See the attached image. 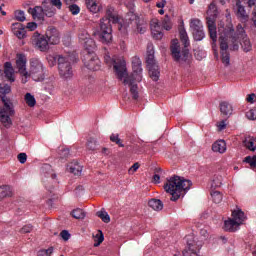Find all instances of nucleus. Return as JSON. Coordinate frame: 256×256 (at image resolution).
Here are the masks:
<instances>
[{
    "label": "nucleus",
    "instance_id": "1",
    "mask_svg": "<svg viewBox=\"0 0 256 256\" xmlns=\"http://www.w3.org/2000/svg\"><path fill=\"white\" fill-rule=\"evenodd\" d=\"M191 185H193L191 180L173 176L170 179H167L164 184V190L171 195L170 201H178L181 197H185V193L191 189Z\"/></svg>",
    "mask_w": 256,
    "mask_h": 256
},
{
    "label": "nucleus",
    "instance_id": "2",
    "mask_svg": "<svg viewBox=\"0 0 256 256\" xmlns=\"http://www.w3.org/2000/svg\"><path fill=\"white\" fill-rule=\"evenodd\" d=\"M114 11L115 9H113V7L107 8L106 17L100 20V30L94 33L99 41L106 45L113 41V28L111 27V22L117 23L119 21V18L113 14Z\"/></svg>",
    "mask_w": 256,
    "mask_h": 256
},
{
    "label": "nucleus",
    "instance_id": "3",
    "mask_svg": "<svg viewBox=\"0 0 256 256\" xmlns=\"http://www.w3.org/2000/svg\"><path fill=\"white\" fill-rule=\"evenodd\" d=\"M180 41L184 45V49L181 51L179 48V42L177 40H173L171 45V53L174 61H187L189 58V49L188 47L191 45L189 42V36L187 35V30L185 28H180L179 30Z\"/></svg>",
    "mask_w": 256,
    "mask_h": 256
},
{
    "label": "nucleus",
    "instance_id": "4",
    "mask_svg": "<svg viewBox=\"0 0 256 256\" xmlns=\"http://www.w3.org/2000/svg\"><path fill=\"white\" fill-rule=\"evenodd\" d=\"M146 63L152 81H159L161 72L159 71L157 60H155V48L153 47V43H148L147 45Z\"/></svg>",
    "mask_w": 256,
    "mask_h": 256
},
{
    "label": "nucleus",
    "instance_id": "5",
    "mask_svg": "<svg viewBox=\"0 0 256 256\" xmlns=\"http://www.w3.org/2000/svg\"><path fill=\"white\" fill-rule=\"evenodd\" d=\"M47 77V68L43 65V62L39 58L30 59V72H28V79L31 78L33 81H45Z\"/></svg>",
    "mask_w": 256,
    "mask_h": 256
},
{
    "label": "nucleus",
    "instance_id": "6",
    "mask_svg": "<svg viewBox=\"0 0 256 256\" xmlns=\"http://www.w3.org/2000/svg\"><path fill=\"white\" fill-rule=\"evenodd\" d=\"M69 55L58 57V72L61 79H73V64Z\"/></svg>",
    "mask_w": 256,
    "mask_h": 256
},
{
    "label": "nucleus",
    "instance_id": "7",
    "mask_svg": "<svg viewBox=\"0 0 256 256\" xmlns=\"http://www.w3.org/2000/svg\"><path fill=\"white\" fill-rule=\"evenodd\" d=\"M104 59L107 65H113V69L118 79L123 81V78L127 75V64L125 63V60H113L109 55H106Z\"/></svg>",
    "mask_w": 256,
    "mask_h": 256
},
{
    "label": "nucleus",
    "instance_id": "8",
    "mask_svg": "<svg viewBox=\"0 0 256 256\" xmlns=\"http://www.w3.org/2000/svg\"><path fill=\"white\" fill-rule=\"evenodd\" d=\"M94 50H87V53L83 56L82 61L87 69L90 71H99L101 69V61L93 53Z\"/></svg>",
    "mask_w": 256,
    "mask_h": 256
},
{
    "label": "nucleus",
    "instance_id": "9",
    "mask_svg": "<svg viewBox=\"0 0 256 256\" xmlns=\"http://www.w3.org/2000/svg\"><path fill=\"white\" fill-rule=\"evenodd\" d=\"M16 69L22 77V83L25 84L29 81V72H27V56L25 54H17Z\"/></svg>",
    "mask_w": 256,
    "mask_h": 256
},
{
    "label": "nucleus",
    "instance_id": "10",
    "mask_svg": "<svg viewBox=\"0 0 256 256\" xmlns=\"http://www.w3.org/2000/svg\"><path fill=\"white\" fill-rule=\"evenodd\" d=\"M79 43L83 45L86 51H95L97 45L95 44V40L92 39L89 32L85 29H81L78 34Z\"/></svg>",
    "mask_w": 256,
    "mask_h": 256
},
{
    "label": "nucleus",
    "instance_id": "11",
    "mask_svg": "<svg viewBox=\"0 0 256 256\" xmlns=\"http://www.w3.org/2000/svg\"><path fill=\"white\" fill-rule=\"evenodd\" d=\"M132 73L129 75L127 74V70H126V74L124 75V77L122 78L123 83H130L132 81H137L138 83H140V81L143 79V76L141 75V73H143V68L140 66H132Z\"/></svg>",
    "mask_w": 256,
    "mask_h": 256
},
{
    "label": "nucleus",
    "instance_id": "12",
    "mask_svg": "<svg viewBox=\"0 0 256 256\" xmlns=\"http://www.w3.org/2000/svg\"><path fill=\"white\" fill-rule=\"evenodd\" d=\"M15 115V109L13 104L9 107L4 106L0 111V120L5 127H11V116Z\"/></svg>",
    "mask_w": 256,
    "mask_h": 256
},
{
    "label": "nucleus",
    "instance_id": "13",
    "mask_svg": "<svg viewBox=\"0 0 256 256\" xmlns=\"http://www.w3.org/2000/svg\"><path fill=\"white\" fill-rule=\"evenodd\" d=\"M221 61L225 67L231 64V55L229 54V44L227 40L220 38Z\"/></svg>",
    "mask_w": 256,
    "mask_h": 256
},
{
    "label": "nucleus",
    "instance_id": "14",
    "mask_svg": "<svg viewBox=\"0 0 256 256\" xmlns=\"http://www.w3.org/2000/svg\"><path fill=\"white\" fill-rule=\"evenodd\" d=\"M11 93V86L5 83L0 84V98L4 107H10L13 105L11 98L7 97Z\"/></svg>",
    "mask_w": 256,
    "mask_h": 256
},
{
    "label": "nucleus",
    "instance_id": "15",
    "mask_svg": "<svg viewBox=\"0 0 256 256\" xmlns=\"http://www.w3.org/2000/svg\"><path fill=\"white\" fill-rule=\"evenodd\" d=\"M45 37L46 39H48V43L50 45H59V42L61 41V37L59 36V30H57V28L53 26L48 27Z\"/></svg>",
    "mask_w": 256,
    "mask_h": 256
},
{
    "label": "nucleus",
    "instance_id": "16",
    "mask_svg": "<svg viewBox=\"0 0 256 256\" xmlns=\"http://www.w3.org/2000/svg\"><path fill=\"white\" fill-rule=\"evenodd\" d=\"M127 17L129 21H134V25H136V33H140V35H143V33L147 31V24H145L143 20L136 16L135 13L129 12Z\"/></svg>",
    "mask_w": 256,
    "mask_h": 256
},
{
    "label": "nucleus",
    "instance_id": "17",
    "mask_svg": "<svg viewBox=\"0 0 256 256\" xmlns=\"http://www.w3.org/2000/svg\"><path fill=\"white\" fill-rule=\"evenodd\" d=\"M207 27L209 31L210 39H212V47H215V43H217V25L215 24V18L213 17H207Z\"/></svg>",
    "mask_w": 256,
    "mask_h": 256
},
{
    "label": "nucleus",
    "instance_id": "18",
    "mask_svg": "<svg viewBox=\"0 0 256 256\" xmlns=\"http://www.w3.org/2000/svg\"><path fill=\"white\" fill-rule=\"evenodd\" d=\"M28 13L32 15L33 19H38L39 21H43L46 17L43 6H35L34 8H29Z\"/></svg>",
    "mask_w": 256,
    "mask_h": 256
},
{
    "label": "nucleus",
    "instance_id": "19",
    "mask_svg": "<svg viewBox=\"0 0 256 256\" xmlns=\"http://www.w3.org/2000/svg\"><path fill=\"white\" fill-rule=\"evenodd\" d=\"M150 27L152 31V35L154 39H157L158 41L163 39V32H161V27L159 26V20L154 19L150 22Z\"/></svg>",
    "mask_w": 256,
    "mask_h": 256
},
{
    "label": "nucleus",
    "instance_id": "20",
    "mask_svg": "<svg viewBox=\"0 0 256 256\" xmlns=\"http://www.w3.org/2000/svg\"><path fill=\"white\" fill-rule=\"evenodd\" d=\"M11 29H12L13 34L17 38L25 39V37H26L25 26H23L21 23H19V22L13 23Z\"/></svg>",
    "mask_w": 256,
    "mask_h": 256
},
{
    "label": "nucleus",
    "instance_id": "21",
    "mask_svg": "<svg viewBox=\"0 0 256 256\" xmlns=\"http://www.w3.org/2000/svg\"><path fill=\"white\" fill-rule=\"evenodd\" d=\"M241 3H243V0H236V9H237L236 15L238 19L245 22L249 19V15H247L245 6H242Z\"/></svg>",
    "mask_w": 256,
    "mask_h": 256
},
{
    "label": "nucleus",
    "instance_id": "22",
    "mask_svg": "<svg viewBox=\"0 0 256 256\" xmlns=\"http://www.w3.org/2000/svg\"><path fill=\"white\" fill-rule=\"evenodd\" d=\"M4 75L10 83H15V69H13V64H11V62H6L4 64Z\"/></svg>",
    "mask_w": 256,
    "mask_h": 256
},
{
    "label": "nucleus",
    "instance_id": "23",
    "mask_svg": "<svg viewBox=\"0 0 256 256\" xmlns=\"http://www.w3.org/2000/svg\"><path fill=\"white\" fill-rule=\"evenodd\" d=\"M239 227H241V224L233 218H229L224 222L225 231H229L230 233H235V231H238Z\"/></svg>",
    "mask_w": 256,
    "mask_h": 256
},
{
    "label": "nucleus",
    "instance_id": "24",
    "mask_svg": "<svg viewBox=\"0 0 256 256\" xmlns=\"http://www.w3.org/2000/svg\"><path fill=\"white\" fill-rule=\"evenodd\" d=\"M219 107H220V113L224 117H231V115H233V106L229 102L227 101L220 102Z\"/></svg>",
    "mask_w": 256,
    "mask_h": 256
},
{
    "label": "nucleus",
    "instance_id": "25",
    "mask_svg": "<svg viewBox=\"0 0 256 256\" xmlns=\"http://www.w3.org/2000/svg\"><path fill=\"white\" fill-rule=\"evenodd\" d=\"M42 7L44 9V14L46 17H55L57 13V8H54L50 3L49 0H44L42 2Z\"/></svg>",
    "mask_w": 256,
    "mask_h": 256
},
{
    "label": "nucleus",
    "instance_id": "26",
    "mask_svg": "<svg viewBox=\"0 0 256 256\" xmlns=\"http://www.w3.org/2000/svg\"><path fill=\"white\" fill-rule=\"evenodd\" d=\"M212 151L214 153H225L227 151V143L224 140H218L212 144Z\"/></svg>",
    "mask_w": 256,
    "mask_h": 256
},
{
    "label": "nucleus",
    "instance_id": "27",
    "mask_svg": "<svg viewBox=\"0 0 256 256\" xmlns=\"http://www.w3.org/2000/svg\"><path fill=\"white\" fill-rule=\"evenodd\" d=\"M232 219L238 222V225H243V222L247 219V216H245V212H243L241 209H237L232 212Z\"/></svg>",
    "mask_w": 256,
    "mask_h": 256
},
{
    "label": "nucleus",
    "instance_id": "28",
    "mask_svg": "<svg viewBox=\"0 0 256 256\" xmlns=\"http://www.w3.org/2000/svg\"><path fill=\"white\" fill-rule=\"evenodd\" d=\"M49 40L47 39V36H40L36 41V47L40 49V51H48L49 49Z\"/></svg>",
    "mask_w": 256,
    "mask_h": 256
},
{
    "label": "nucleus",
    "instance_id": "29",
    "mask_svg": "<svg viewBox=\"0 0 256 256\" xmlns=\"http://www.w3.org/2000/svg\"><path fill=\"white\" fill-rule=\"evenodd\" d=\"M136 83H138L136 80H132L131 84L129 82L124 83V85H128L130 87V93L134 101H137V99H139V87Z\"/></svg>",
    "mask_w": 256,
    "mask_h": 256
},
{
    "label": "nucleus",
    "instance_id": "30",
    "mask_svg": "<svg viewBox=\"0 0 256 256\" xmlns=\"http://www.w3.org/2000/svg\"><path fill=\"white\" fill-rule=\"evenodd\" d=\"M67 170L69 173H73V175H81L83 167L79 165V162L74 161L67 166Z\"/></svg>",
    "mask_w": 256,
    "mask_h": 256
},
{
    "label": "nucleus",
    "instance_id": "31",
    "mask_svg": "<svg viewBox=\"0 0 256 256\" xmlns=\"http://www.w3.org/2000/svg\"><path fill=\"white\" fill-rule=\"evenodd\" d=\"M240 45L244 53H249V51L253 50V44H251V40L249 39V37H247V35L242 36V41L240 42Z\"/></svg>",
    "mask_w": 256,
    "mask_h": 256
},
{
    "label": "nucleus",
    "instance_id": "32",
    "mask_svg": "<svg viewBox=\"0 0 256 256\" xmlns=\"http://www.w3.org/2000/svg\"><path fill=\"white\" fill-rule=\"evenodd\" d=\"M243 145L249 151H255L256 150L255 139L251 136H248L243 140Z\"/></svg>",
    "mask_w": 256,
    "mask_h": 256
},
{
    "label": "nucleus",
    "instance_id": "33",
    "mask_svg": "<svg viewBox=\"0 0 256 256\" xmlns=\"http://www.w3.org/2000/svg\"><path fill=\"white\" fill-rule=\"evenodd\" d=\"M149 207L153 209L154 211H161L163 209V202L159 199H151L148 202Z\"/></svg>",
    "mask_w": 256,
    "mask_h": 256
},
{
    "label": "nucleus",
    "instance_id": "34",
    "mask_svg": "<svg viewBox=\"0 0 256 256\" xmlns=\"http://www.w3.org/2000/svg\"><path fill=\"white\" fill-rule=\"evenodd\" d=\"M190 29H191L192 33L195 31H200L201 29H203V22H201V20H199L197 18L191 19Z\"/></svg>",
    "mask_w": 256,
    "mask_h": 256
},
{
    "label": "nucleus",
    "instance_id": "35",
    "mask_svg": "<svg viewBox=\"0 0 256 256\" xmlns=\"http://www.w3.org/2000/svg\"><path fill=\"white\" fill-rule=\"evenodd\" d=\"M86 1V7L91 11V13H98L99 6L97 5V1L95 0H85Z\"/></svg>",
    "mask_w": 256,
    "mask_h": 256
},
{
    "label": "nucleus",
    "instance_id": "36",
    "mask_svg": "<svg viewBox=\"0 0 256 256\" xmlns=\"http://www.w3.org/2000/svg\"><path fill=\"white\" fill-rule=\"evenodd\" d=\"M11 187L10 186H2L0 187V201L1 199H5V197H11Z\"/></svg>",
    "mask_w": 256,
    "mask_h": 256
},
{
    "label": "nucleus",
    "instance_id": "37",
    "mask_svg": "<svg viewBox=\"0 0 256 256\" xmlns=\"http://www.w3.org/2000/svg\"><path fill=\"white\" fill-rule=\"evenodd\" d=\"M97 217L103 221V223H110L111 217L109 216V213L105 210H100L96 213Z\"/></svg>",
    "mask_w": 256,
    "mask_h": 256
},
{
    "label": "nucleus",
    "instance_id": "38",
    "mask_svg": "<svg viewBox=\"0 0 256 256\" xmlns=\"http://www.w3.org/2000/svg\"><path fill=\"white\" fill-rule=\"evenodd\" d=\"M24 100L28 107H33L34 105H37V100H35V96L31 93H26L24 96Z\"/></svg>",
    "mask_w": 256,
    "mask_h": 256
},
{
    "label": "nucleus",
    "instance_id": "39",
    "mask_svg": "<svg viewBox=\"0 0 256 256\" xmlns=\"http://www.w3.org/2000/svg\"><path fill=\"white\" fill-rule=\"evenodd\" d=\"M105 241V236L103 235V231L98 230V233L94 236V247H99L101 243Z\"/></svg>",
    "mask_w": 256,
    "mask_h": 256
},
{
    "label": "nucleus",
    "instance_id": "40",
    "mask_svg": "<svg viewBox=\"0 0 256 256\" xmlns=\"http://www.w3.org/2000/svg\"><path fill=\"white\" fill-rule=\"evenodd\" d=\"M194 41H203L205 39V30L202 28L200 30H196L192 32Z\"/></svg>",
    "mask_w": 256,
    "mask_h": 256
},
{
    "label": "nucleus",
    "instance_id": "41",
    "mask_svg": "<svg viewBox=\"0 0 256 256\" xmlns=\"http://www.w3.org/2000/svg\"><path fill=\"white\" fill-rule=\"evenodd\" d=\"M59 57H63V55H49L47 57V61L50 67H55V65H59Z\"/></svg>",
    "mask_w": 256,
    "mask_h": 256
},
{
    "label": "nucleus",
    "instance_id": "42",
    "mask_svg": "<svg viewBox=\"0 0 256 256\" xmlns=\"http://www.w3.org/2000/svg\"><path fill=\"white\" fill-rule=\"evenodd\" d=\"M71 215L74 219H85V211H83V209L78 208V209H74L71 212Z\"/></svg>",
    "mask_w": 256,
    "mask_h": 256
},
{
    "label": "nucleus",
    "instance_id": "43",
    "mask_svg": "<svg viewBox=\"0 0 256 256\" xmlns=\"http://www.w3.org/2000/svg\"><path fill=\"white\" fill-rule=\"evenodd\" d=\"M183 256H199L197 252H195V248H193V244L188 243V249H185L182 252Z\"/></svg>",
    "mask_w": 256,
    "mask_h": 256
},
{
    "label": "nucleus",
    "instance_id": "44",
    "mask_svg": "<svg viewBox=\"0 0 256 256\" xmlns=\"http://www.w3.org/2000/svg\"><path fill=\"white\" fill-rule=\"evenodd\" d=\"M211 197L214 203L219 204L223 201V194L219 191H214L211 193Z\"/></svg>",
    "mask_w": 256,
    "mask_h": 256
},
{
    "label": "nucleus",
    "instance_id": "45",
    "mask_svg": "<svg viewBox=\"0 0 256 256\" xmlns=\"http://www.w3.org/2000/svg\"><path fill=\"white\" fill-rule=\"evenodd\" d=\"M14 16H15L16 21H19L20 23H23L27 19L25 17V11H23V10L15 11Z\"/></svg>",
    "mask_w": 256,
    "mask_h": 256
},
{
    "label": "nucleus",
    "instance_id": "46",
    "mask_svg": "<svg viewBox=\"0 0 256 256\" xmlns=\"http://www.w3.org/2000/svg\"><path fill=\"white\" fill-rule=\"evenodd\" d=\"M86 147L89 149V151H95V149H97V140L94 138L88 139Z\"/></svg>",
    "mask_w": 256,
    "mask_h": 256
},
{
    "label": "nucleus",
    "instance_id": "47",
    "mask_svg": "<svg viewBox=\"0 0 256 256\" xmlns=\"http://www.w3.org/2000/svg\"><path fill=\"white\" fill-rule=\"evenodd\" d=\"M244 161L248 163L252 169H256V155L247 156Z\"/></svg>",
    "mask_w": 256,
    "mask_h": 256
},
{
    "label": "nucleus",
    "instance_id": "48",
    "mask_svg": "<svg viewBox=\"0 0 256 256\" xmlns=\"http://www.w3.org/2000/svg\"><path fill=\"white\" fill-rule=\"evenodd\" d=\"M246 117H247V119H249V121H255V119H256V108H252L248 112H246Z\"/></svg>",
    "mask_w": 256,
    "mask_h": 256
},
{
    "label": "nucleus",
    "instance_id": "49",
    "mask_svg": "<svg viewBox=\"0 0 256 256\" xmlns=\"http://www.w3.org/2000/svg\"><path fill=\"white\" fill-rule=\"evenodd\" d=\"M69 11L72 15H79L81 8H79L77 4H69Z\"/></svg>",
    "mask_w": 256,
    "mask_h": 256
},
{
    "label": "nucleus",
    "instance_id": "50",
    "mask_svg": "<svg viewBox=\"0 0 256 256\" xmlns=\"http://www.w3.org/2000/svg\"><path fill=\"white\" fill-rule=\"evenodd\" d=\"M49 3L54 9L61 10L63 7V2H61V0H49Z\"/></svg>",
    "mask_w": 256,
    "mask_h": 256
},
{
    "label": "nucleus",
    "instance_id": "51",
    "mask_svg": "<svg viewBox=\"0 0 256 256\" xmlns=\"http://www.w3.org/2000/svg\"><path fill=\"white\" fill-rule=\"evenodd\" d=\"M51 253H53V247L38 251V256H51Z\"/></svg>",
    "mask_w": 256,
    "mask_h": 256
},
{
    "label": "nucleus",
    "instance_id": "52",
    "mask_svg": "<svg viewBox=\"0 0 256 256\" xmlns=\"http://www.w3.org/2000/svg\"><path fill=\"white\" fill-rule=\"evenodd\" d=\"M60 159H67V157H69V149L68 148H61L60 152Z\"/></svg>",
    "mask_w": 256,
    "mask_h": 256
},
{
    "label": "nucleus",
    "instance_id": "53",
    "mask_svg": "<svg viewBox=\"0 0 256 256\" xmlns=\"http://www.w3.org/2000/svg\"><path fill=\"white\" fill-rule=\"evenodd\" d=\"M33 231V226L31 224L25 225L20 229V233L25 234V233H31Z\"/></svg>",
    "mask_w": 256,
    "mask_h": 256
},
{
    "label": "nucleus",
    "instance_id": "54",
    "mask_svg": "<svg viewBox=\"0 0 256 256\" xmlns=\"http://www.w3.org/2000/svg\"><path fill=\"white\" fill-rule=\"evenodd\" d=\"M222 183H221V177H217L216 179H214L212 181L211 187L212 189H217V187H221Z\"/></svg>",
    "mask_w": 256,
    "mask_h": 256
},
{
    "label": "nucleus",
    "instance_id": "55",
    "mask_svg": "<svg viewBox=\"0 0 256 256\" xmlns=\"http://www.w3.org/2000/svg\"><path fill=\"white\" fill-rule=\"evenodd\" d=\"M162 27H164L166 31H171V23L169 22V17L162 21Z\"/></svg>",
    "mask_w": 256,
    "mask_h": 256
},
{
    "label": "nucleus",
    "instance_id": "56",
    "mask_svg": "<svg viewBox=\"0 0 256 256\" xmlns=\"http://www.w3.org/2000/svg\"><path fill=\"white\" fill-rule=\"evenodd\" d=\"M60 236L64 241H69V239L71 238V234L67 230H62Z\"/></svg>",
    "mask_w": 256,
    "mask_h": 256
},
{
    "label": "nucleus",
    "instance_id": "57",
    "mask_svg": "<svg viewBox=\"0 0 256 256\" xmlns=\"http://www.w3.org/2000/svg\"><path fill=\"white\" fill-rule=\"evenodd\" d=\"M19 163L22 165L27 162V154L26 153H20L17 156Z\"/></svg>",
    "mask_w": 256,
    "mask_h": 256
},
{
    "label": "nucleus",
    "instance_id": "58",
    "mask_svg": "<svg viewBox=\"0 0 256 256\" xmlns=\"http://www.w3.org/2000/svg\"><path fill=\"white\" fill-rule=\"evenodd\" d=\"M217 127L219 131H224V129H227V123L226 120H222L217 123Z\"/></svg>",
    "mask_w": 256,
    "mask_h": 256
},
{
    "label": "nucleus",
    "instance_id": "59",
    "mask_svg": "<svg viewBox=\"0 0 256 256\" xmlns=\"http://www.w3.org/2000/svg\"><path fill=\"white\" fill-rule=\"evenodd\" d=\"M228 49L230 51H239V43H237V40H234L230 46H228Z\"/></svg>",
    "mask_w": 256,
    "mask_h": 256
},
{
    "label": "nucleus",
    "instance_id": "60",
    "mask_svg": "<svg viewBox=\"0 0 256 256\" xmlns=\"http://www.w3.org/2000/svg\"><path fill=\"white\" fill-rule=\"evenodd\" d=\"M246 101H247V103H251V104L255 103V101H256L255 93L249 94L246 98Z\"/></svg>",
    "mask_w": 256,
    "mask_h": 256
},
{
    "label": "nucleus",
    "instance_id": "61",
    "mask_svg": "<svg viewBox=\"0 0 256 256\" xmlns=\"http://www.w3.org/2000/svg\"><path fill=\"white\" fill-rule=\"evenodd\" d=\"M26 29H28L29 31H35V29H37V23L35 22L27 23Z\"/></svg>",
    "mask_w": 256,
    "mask_h": 256
},
{
    "label": "nucleus",
    "instance_id": "62",
    "mask_svg": "<svg viewBox=\"0 0 256 256\" xmlns=\"http://www.w3.org/2000/svg\"><path fill=\"white\" fill-rule=\"evenodd\" d=\"M237 33H238V35H240L241 37H245V35H247V34H245V29L243 28V26H242L241 24H239V25L237 26Z\"/></svg>",
    "mask_w": 256,
    "mask_h": 256
},
{
    "label": "nucleus",
    "instance_id": "63",
    "mask_svg": "<svg viewBox=\"0 0 256 256\" xmlns=\"http://www.w3.org/2000/svg\"><path fill=\"white\" fill-rule=\"evenodd\" d=\"M135 66H141V59H139L137 56L132 58V67Z\"/></svg>",
    "mask_w": 256,
    "mask_h": 256
},
{
    "label": "nucleus",
    "instance_id": "64",
    "mask_svg": "<svg viewBox=\"0 0 256 256\" xmlns=\"http://www.w3.org/2000/svg\"><path fill=\"white\" fill-rule=\"evenodd\" d=\"M247 6L249 7V9H252V7H256V0H248Z\"/></svg>",
    "mask_w": 256,
    "mask_h": 256
}]
</instances>
